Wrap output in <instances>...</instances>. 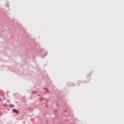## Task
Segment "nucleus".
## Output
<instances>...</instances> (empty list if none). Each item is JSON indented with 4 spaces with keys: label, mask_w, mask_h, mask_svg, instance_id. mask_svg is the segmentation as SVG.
<instances>
[{
    "label": "nucleus",
    "mask_w": 124,
    "mask_h": 124,
    "mask_svg": "<svg viewBox=\"0 0 124 124\" xmlns=\"http://www.w3.org/2000/svg\"><path fill=\"white\" fill-rule=\"evenodd\" d=\"M13 112H14V113H16V114H19V111L17 109H13Z\"/></svg>",
    "instance_id": "f257e3e1"
},
{
    "label": "nucleus",
    "mask_w": 124,
    "mask_h": 124,
    "mask_svg": "<svg viewBox=\"0 0 124 124\" xmlns=\"http://www.w3.org/2000/svg\"><path fill=\"white\" fill-rule=\"evenodd\" d=\"M9 107L10 108H12L14 107V105H13V104L10 105Z\"/></svg>",
    "instance_id": "f03ea898"
},
{
    "label": "nucleus",
    "mask_w": 124,
    "mask_h": 124,
    "mask_svg": "<svg viewBox=\"0 0 124 124\" xmlns=\"http://www.w3.org/2000/svg\"><path fill=\"white\" fill-rule=\"evenodd\" d=\"M1 101V100H0V102Z\"/></svg>",
    "instance_id": "7ed1b4c3"
}]
</instances>
